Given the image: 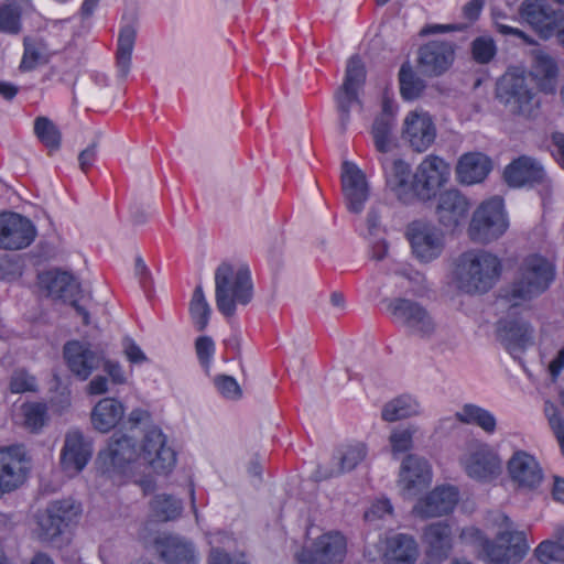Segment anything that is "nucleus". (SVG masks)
<instances>
[{"mask_svg": "<svg viewBox=\"0 0 564 564\" xmlns=\"http://www.w3.org/2000/svg\"><path fill=\"white\" fill-rule=\"evenodd\" d=\"M413 427L397 429L390 435V444L393 453H404L412 448Z\"/></svg>", "mask_w": 564, "mask_h": 564, "instance_id": "nucleus-54", "label": "nucleus"}, {"mask_svg": "<svg viewBox=\"0 0 564 564\" xmlns=\"http://www.w3.org/2000/svg\"><path fill=\"white\" fill-rule=\"evenodd\" d=\"M400 94L405 100H415L420 98L425 88V82L417 76L409 62L401 65L399 70Z\"/></svg>", "mask_w": 564, "mask_h": 564, "instance_id": "nucleus-38", "label": "nucleus"}, {"mask_svg": "<svg viewBox=\"0 0 564 564\" xmlns=\"http://www.w3.org/2000/svg\"><path fill=\"white\" fill-rule=\"evenodd\" d=\"M471 206L467 195L457 188H448L436 198L435 216L443 227L456 229L466 221Z\"/></svg>", "mask_w": 564, "mask_h": 564, "instance_id": "nucleus-13", "label": "nucleus"}, {"mask_svg": "<svg viewBox=\"0 0 564 564\" xmlns=\"http://www.w3.org/2000/svg\"><path fill=\"white\" fill-rule=\"evenodd\" d=\"M508 227L503 199L494 196L481 202L474 210L468 226V236L474 242L489 243L500 238Z\"/></svg>", "mask_w": 564, "mask_h": 564, "instance_id": "nucleus-6", "label": "nucleus"}, {"mask_svg": "<svg viewBox=\"0 0 564 564\" xmlns=\"http://www.w3.org/2000/svg\"><path fill=\"white\" fill-rule=\"evenodd\" d=\"M189 313L198 332H203L209 322L210 306L207 303L203 288L197 285L193 292L189 304Z\"/></svg>", "mask_w": 564, "mask_h": 564, "instance_id": "nucleus-45", "label": "nucleus"}, {"mask_svg": "<svg viewBox=\"0 0 564 564\" xmlns=\"http://www.w3.org/2000/svg\"><path fill=\"white\" fill-rule=\"evenodd\" d=\"M347 554V540L339 531L317 536L310 550L297 555L299 564H341Z\"/></svg>", "mask_w": 564, "mask_h": 564, "instance_id": "nucleus-11", "label": "nucleus"}, {"mask_svg": "<svg viewBox=\"0 0 564 564\" xmlns=\"http://www.w3.org/2000/svg\"><path fill=\"white\" fill-rule=\"evenodd\" d=\"M458 502V491L452 486L436 487L413 507V513L421 519L448 514Z\"/></svg>", "mask_w": 564, "mask_h": 564, "instance_id": "nucleus-23", "label": "nucleus"}, {"mask_svg": "<svg viewBox=\"0 0 564 564\" xmlns=\"http://www.w3.org/2000/svg\"><path fill=\"white\" fill-rule=\"evenodd\" d=\"M139 459L156 474H169L176 464L175 451L166 445V437L160 429H150L142 441Z\"/></svg>", "mask_w": 564, "mask_h": 564, "instance_id": "nucleus-12", "label": "nucleus"}, {"mask_svg": "<svg viewBox=\"0 0 564 564\" xmlns=\"http://www.w3.org/2000/svg\"><path fill=\"white\" fill-rule=\"evenodd\" d=\"M532 64L530 74H527L535 80L540 90L546 94H553L556 90L558 66L555 58L542 50L532 51Z\"/></svg>", "mask_w": 564, "mask_h": 564, "instance_id": "nucleus-29", "label": "nucleus"}, {"mask_svg": "<svg viewBox=\"0 0 564 564\" xmlns=\"http://www.w3.org/2000/svg\"><path fill=\"white\" fill-rule=\"evenodd\" d=\"M391 512L392 506L389 500H378L368 511L365 512V519L367 521H373L376 519L383 518L386 514H390Z\"/></svg>", "mask_w": 564, "mask_h": 564, "instance_id": "nucleus-58", "label": "nucleus"}, {"mask_svg": "<svg viewBox=\"0 0 564 564\" xmlns=\"http://www.w3.org/2000/svg\"><path fill=\"white\" fill-rule=\"evenodd\" d=\"M501 273L498 257L485 250L462 253L453 271L457 288L466 293H485L497 282Z\"/></svg>", "mask_w": 564, "mask_h": 564, "instance_id": "nucleus-2", "label": "nucleus"}, {"mask_svg": "<svg viewBox=\"0 0 564 564\" xmlns=\"http://www.w3.org/2000/svg\"><path fill=\"white\" fill-rule=\"evenodd\" d=\"M511 479L521 488L534 489L542 479V469L535 458L525 452H517L508 463Z\"/></svg>", "mask_w": 564, "mask_h": 564, "instance_id": "nucleus-28", "label": "nucleus"}, {"mask_svg": "<svg viewBox=\"0 0 564 564\" xmlns=\"http://www.w3.org/2000/svg\"><path fill=\"white\" fill-rule=\"evenodd\" d=\"M419 413V404L409 395L399 397L388 402L382 409V419L394 422Z\"/></svg>", "mask_w": 564, "mask_h": 564, "instance_id": "nucleus-42", "label": "nucleus"}, {"mask_svg": "<svg viewBox=\"0 0 564 564\" xmlns=\"http://www.w3.org/2000/svg\"><path fill=\"white\" fill-rule=\"evenodd\" d=\"M104 369L116 384L124 382L126 378L121 366L118 362L107 360L104 362Z\"/></svg>", "mask_w": 564, "mask_h": 564, "instance_id": "nucleus-61", "label": "nucleus"}, {"mask_svg": "<svg viewBox=\"0 0 564 564\" xmlns=\"http://www.w3.org/2000/svg\"><path fill=\"white\" fill-rule=\"evenodd\" d=\"M50 59V52L46 44L41 39H24V53L20 64L22 72L33 70Z\"/></svg>", "mask_w": 564, "mask_h": 564, "instance_id": "nucleus-39", "label": "nucleus"}, {"mask_svg": "<svg viewBox=\"0 0 564 564\" xmlns=\"http://www.w3.org/2000/svg\"><path fill=\"white\" fill-rule=\"evenodd\" d=\"M253 296L251 273L246 264L223 262L215 271L217 310L227 318L235 316L238 305H247Z\"/></svg>", "mask_w": 564, "mask_h": 564, "instance_id": "nucleus-3", "label": "nucleus"}, {"mask_svg": "<svg viewBox=\"0 0 564 564\" xmlns=\"http://www.w3.org/2000/svg\"><path fill=\"white\" fill-rule=\"evenodd\" d=\"M455 416L459 422L475 424L489 434L494 433L496 430L495 416L487 410L475 404H465Z\"/></svg>", "mask_w": 564, "mask_h": 564, "instance_id": "nucleus-40", "label": "nucleus"}, {"mask_svg": "<svg viewBox=\"0 0 564 564\" xmlns=\"http://www.w3.org/2000/svg\"><path fill=\"white\" fill-rule=\"evenodd\" d=\"M519 15L542 37L549 39L554 34L563 12L555 10L547 0H523Z\"/></svg>", "mask_w": 564, "mask_h": 564, "instance_id": "nucleus-14", "label": "nucleus"}, {"mask_svg": "<svg viewBox=\"0 0 564 564\" xmlns=\"http://www.w3.org/2000/svg\"><path fill=\"white\" fill-rule=\"evenodd\" d=\"M553 278V268L546 259L539 256L528 257L514 281L502 291L501 297L517 306L544 292Z\"/></svg>", "mask_w": 564, "mask_h": 564, "instance_id": "nucleus-5", "label": "nucleus"}, {"mask_svg": "<svg viewBox=\"0 0 564 564\" xmlns=\"http://www.w3.org/2000/svg\"><path fill=\"white\" fill-rule=\"evenodd\" d=\"M108 390V382L105 377L97 376L95 377L87 387V392L89 394H104Z\"/></svg>", "mask_w": 564, "mask_h": 564, "instance_id": "nucleus-64", "label": "nucleus"}, {"mask_svg": "<svg viewBox=\"0 0 564 564\" xmlns=\"http://www.w3.org/2000/svg\"><path fill=\"white\" fill-rule=\"evenodd\" d=\"M47 507L59 509L57 512H55V516H57L56 520L65 528L68 527V524L74 521L80 512L79 506L70 499L53 501Z\"/></svg>", "mask_w": 564, "mask_h": 564, "instance_id": "nucleus-52", "label": "nucleus"}, {"mask_svg": "<svg viewBox=\"0 0 564 564\" xmlns=\"http://www.w3.org/2000/svg\"><path fill=\"white\" fill-rule=\"evenodd\" d=\"M160 553L170 564H196L192 545L176 536H166L159 540Z\"/></svg>", "mask_w": 564, "mask_h": 564, "instance_id": "nucleus-34", "label": "nucleus"}, {"mask_svg": "<svg viewBox=\"0 0 564 564\" xmlns=\"http://www.w3.org/2000/svg\"><path fill=\"white\" fill-rule=\"evenodd\" d=\"M432 480L429 462L417 455H408L400 468L399 485L404 497L412 498L424 490Z\"/></svg>", "mask_w": 564, "mask_h": 564, "instance_id": "nucleus-19", "label": "nucleus"}, {"mask_svg": "<svg viewBox=\"0 0 564 564\" xmlns=\"http://www.w3.org/2000/svg\"><path fill=\"white\" fill-rule=\"evenodd\" d=\"M135 37L137 31L132 25H126L120 30L116 59L122 76H126L130 69Z\"/></svg>", "mask_w": 564, "mask_h": 564, "instance_id": "nucleus-41", "label": "nucleus"}, {"mask_svg": "<svg viewBox=\"0 0 564 564\" xmlns=\"http://www.w3.org/2000/svg\"><path fill=\"white\" fill-rule=\"evenodd\" d=\"M419 556L417 544L413 536L398 533L386 540L384 564H415Z\"/></svg>", "mask_w": 564, "mask_h": 564, "instance_id": "nucleus-31", "label": "nucleus"}, {"mask_svg": "<svg viewBox=\"0 0 564 564\" xmlns=\"http://www.w3.org/2000/svg\"><path fill=\"white\" fill-rule=\"evenodd\" d=\"M34 132L42 144L50 151L61 147V132L58 128L46 117H39L34 122Z\"/></svg>", "mask_w": 564, "mask_h": 564, "instance_id": "nucleus-46", "label": "nucleus"}, {"mask_svg": "<svg viewBox=\"0 0 564 564\" xmlns=\"http://www.w3.org/2000/svg\"><path fill=\"white\" fill-rule=\"evenodd\" d=\"M492 170L491 160L480 152L463 154L456 164L457 181L463 185H474L487 178Z\"/></svg>", "mask_w": 564, "mask_h": 564, "instance_id": "nucleus-27", "label": "nucleus"}, {"mask_svg": "<svg viewBox=\"0 0 564 564\" xmlns=\"http://www.w3.org/2000/svg\"><path fill=\"white\" fill-rule=\"evenodd\" d=\"M151 510L160 521H173L181 517L183 503L170 495H158L151 501Z\"/></svg>", "mask_w": 564, "mask_h": 564, "instance_id": "nucleus-43", "label": "nucleus"}, {"mask_svg": "<svg viewBox=\"0 0 564 564\" xmlns=\"http://www.w3.org/2000/svg\"><path fill=\"white\" fill-rule=\"evenodd\" d=\"M366 82V68L359 56L348 59L344 83L335 93V101L341 132L350 122V110L362 107L359 95Z\"/></svg>", "mask_w": 564, "mask_h": 564, "instance_id": "nucleus-7", "label": "nucleus"}, {"mask_svg": "<svg viewBox=\"0 0 564 564\" xmlns=\"http://www.w3.org/2000/svg\"><path fill=\"white\" fill-rule=\"evenodd\" d=\"M492 521L499 529L495 540L475 527L463 529L460 539L473 545L478 557L488 564H518L529 550L525 534L513 530L512 521L503 513H496Z\"/></svg>", "mask_w": 564, "mask_h": 564, "instance_id": "nucleus-1", "label": "nucleus"}, {"mask_svg": "<svg viewBox=\"0 0 564 564\" xmlns=\"http://www.w3.org/2000/svg\"><path fill=\"white\" fill-rule=\"evenodd\" d=\"M531 328L519 319H502L498 323L497 336L505 348L516 355L531 341Z\"/></svg>", "mask_w": 564, "mask_h": 564, "instance_id": "nucleus-30", "label": "nucleus"}, {"mask_svg": "<svg viewBox=\"0 0 564 564\" xmlns=\"http://www.w3.org/2000/svg\"><path fill=\"white\" fill-rule=\"evenodd\" d=\"M449 165L440 156L427 155L416 167L413 178L416 198L423 202L436 196L449 178Z\"/></svg>", "mask_w": 564, "mask_h": 564, "instance_id": "nucleus-9", "label": "nucleus"}, {"mask_svg": "<svg viewBox=\"0 0 564 564\" xmlns=\"http://www.w3.org/2000/svg\"><path fill=\"white\" fill-rule=\"evenodd\" d=\"M423 540L431 557L444 560L453 546L452 529L446 522L432 523L425 528Z\"/></svg>", "mask_w": 564, "mask_h": 564, "instance_id": "nucleus-32", "label": "nucleus"}, {"mask_svg": "<svg viewBox=\"0 0 564 564\" xmlns=\"http://www.w3.org/2000/svg\"><path fill=\"white\" fill-rule=\"evenodd\" d=\"M59 509L47 507L45 512L39 517V536L43 541H53L57 538L65 527L58 523L55 516Z\"/></svg>", "mask_w": 564, "mask_h": 564, "instance_id": "nucleus-47", "label": "nucleus"}, {"mask_svg": "<svg viewBox=\"0 0 564 564\" xmlns=\"http://www.w3.org/2000/svg\"><path fill=\"white\" fill-rule=\"evenodd\" d=\"M108 449L112 463L117 465H123L139 458V453L132 440L126 435L112 436Z\"/></svg>", "mask_w": 564, "mask_h": 564, "instance_id": "nucleus-44", "label": "nucleus"}, {"mask_svg": "<svg viewBox=\"0 0 564 564\" xmlns=\"http://www.w3.org/2000/svg\"><path fill=\"white\" fill-rule=\"evenodd\" d=\"M413 256L423 263L441 257L445 248V236L434 224L416 220L406 229Z\"/></svg>", "mask_w": 564, "mask_h": 564, "instance_id": "nucleus-8", "label": "nucleus"}, {"mask_svg": "<svg viewBox=\"0 0 564 564\" xmlns=\"http://www.w3.org/2000/svg\"><path fill=\"white\" fill-rule=\"evenodd\" d=\"M341 186L349 210L360 213L368 198V187L365 174L356 164L343 163Z\"/></svg>", "mask_w": 564, "mask_h": 564, "instance_id": "nucleus-25", "label": "nucleus"}, {"mask_svg": "<svg viewBox=\"0 0 564 564\" xmlns=\"http://www.w3.org/2000/svg\"><path fill=\"white\" fill-rule=\"evenodd\" d=\"M24 452L19 446L0 448V497L25 480Z\"/></svg>", "mask_w": 564, "mask_h": 564, "instance_id": "nucleus-21", "label": "nucleus"}, {"mask_svg": "<svg viewBox=\"0 0 564 564\" xmlns=\"http://www.w3.org/2000/svg\"><path fill=\"white\" fill-rule=\"evenodd\" d=\"M218 391L227 399H237L241 395V390L237 381L229 376H219L215 379Z\"/></svg>", "mask_w": 564, "mask_h": 564, "instance_id": "nucleus-57", "label": "nucleus"}, {"mask_svg": "<svg viewBox=\"0 0 564 564\" xmlns=\"http://www.w3.org/2000/svg\"><path fill=\"white\" fill-rule=\"evenodd\" d=\"M208 564H248L243 558H231L228 553L221 549L214 547L208 556Z\"/></svg>", "mask_w": 564, "mask_h": 564, "instance_id": "nucleus-59", "label": "nucleus"}, {"mask_svg": "<svg viewBox=\"0 0 564 564\" xmlns=\"http://www.w3.org/2000/svg\"><path fill=\"white\" fill-rule=\"evenodd\" d=\"M367 456V447L364 443L343 445L337 449L335 459L337 468L333 469L328 477L337 476L355 469Z\"/></svg>", "mask_w": 564, "mask_h": 564, "instance_id": "nucleus-37", "label": "nucleus"}, {"mask_svg": "<svg viewBox=\"0 0 564 564\" xmlns=\"http://www.w3.org/2000/svg\"><path fill=\"white\" fill-rule=\"evenodd\" d=\"M36 386L35 378L29 375L24 369L14 370L10 379V390L13 393H23L34 391Z\"/></svg>", "mask_w": 564, "mask_h": 564, "instance_id": "nucleus-55", "label": "nucleus"}, {"mask_svg": "<svg viewBox=\"0 0 564 564\" xmlns=\"http://www.w3.org/2000/svg\"><path fill=\"white\" fill-rule=\"evenodd\" d=\"M465 470L469 477L488 480L501 473V460L498 454L485 443H473L464 459Z\"/></svg>", "mask_w": 564, "mask_h": 564, "instance_id": "nucleus-17", "label": "nucleus"}, {"mask_svg": "<svg viewBox=\"0 0 564 564\" xmlns=\"http://www.w3.org/2000/svg\"><path fill=\"white\" fill-rule=\"evenodd\" d=\"M387 188L403 203H411L416 198L414 188V173L409 163L402 159L380 160Z\"/></svg>", "mask_w": 564, "mask_h": 564, "instance_id": "nucleus-16", "label": "nucleus"}, {"mask_svg": "<svg viewBox=\"0 0 564 564\" xmlns=\"http://www.w3.org/2000/svg\"><path fill=\"white\" fill-rule=\"evenodd\" d=\"M496 98L509 113L527 119L538 113L541 104L532 78L518 68H509L500 77Z\"/></svg>", "mask_w": 564, "mask_h": 564, "instance_id": "nucleus-4", "label": "nucleus"}, {"mask_svg": "<svg viewBox=\"0 0 564 564\" xmlns=\"http://www.w3.org/2000/svg\"><path fill=\"white\" fill-rule=\"evenodd\" d=\"M67 367L77 378L86 380L104 362V356L89 345L74 340L64 346Z\"/></svg>", "mask_w": 564, "mask_h": 564, "instance_id": "nucleus-22", "label": "nucleus"}, {"mask_svg": "<svg viewBox=\"0 0 564 564\" xmlns=\"http://www.w3.org/2000/svg\"><path fill=\"white\" fill-rule=\"evenodd\" d=\"M484 8V0H471L464 6L463 12L465 18L470 21L478 19Z\"/></svg>", "mask_w": 564, "mask_h": 564, "instance_id": "nucleus-63", "label": "nucleus"}, {"mask_svg": "<svg viewBox=\"0 0 564 564\" xmlns=\"http://www.w3.org/2000/svg\"><path fill=\"white\" fill-rule=\"evenodd\" d=\"M403 138L414 151H426L436 138V128L431 116L425 111H410L404 119Z\"/></svg>", "mask_w": 564, "mask_h": 564, "instance_id": "nucleus-20", "label": "nucleus"}, {"mask_svg": "<svg viewBox=\"0 0 564 564\" xmlns=\"http://www.w3.org/2000/svg\"><path fill=\"white\" fill-rule=\"evenodd\" d=\"M553 155L564 166V134L556 132L552 135Z\"/></svg>", "mask_w": 564, "mask_h": 564, "instance_id": "nucleus-62", "label": "nucleus"}, {"mask_svg": "<svg viewBox=\"0 0 564 564\" xmlns=\"http://www.w3.org/2000/svg\"><path fill=\"white\" fill-rule=\"evenodd\" d=\"M35 238L32 223L15 213L0 214V249L26 248Z\"/></svg>", "mask_w": 564, "mask_h": 564, "instance_id": "nucleus-15", "label": "nucleus"}, {"mask_svg": "<svg viewBox=\"0 0 564 564\" xmlns=\"http://www.w3.org/2000/svg\"><path fill=\"white\" fill-rule=\"evenodd\" d=\"M562 552L557 541H543L535 549V556L542 564H557L561 561Z\"/></svg>", "mask_w": 564, "mask_h": 564, "instance_id": "nucleus-53", "label": "nucleus"}, {"mask_svg": "<svg viewBox=\"0 0 564 564\" xmlns=\"http://www.w3.org/2000/svg\"><path fill=\"white\" fill-rule=\"evenodd\" d=\"M97 156V144L93 143L87 149L83 150L78 155L79 167L83 172L87 173L93 166Z\"/></svg>", "mask_w": 564, "mask_h": 564, "instance_id": "nucleus-60", "label": "nucleus"}, {"mask_svg": "<svg viewBox=\"0 0 564 564\" xmlns=\"http://www.w3.org/2000/svg\"><path fill=\"white\" fill-rule=\"evenodd\" d=\"M48 294L59 299H70L78 291V283L74 276L63 271H48L41 275Z\"/></svg>", "mask_w": 564, "mask_h": 564, "instance_id": "nucleus-36", "label": "nucleus"}, {"mask_svg": "<svg viewBox=\"0 0 564 564\" xmlns=\"http://www.w3.org/2000/svg\"><path fill=\"white\" fill-rule=\"evenodd\" d=\"M123 416V408L112 398L100 400L93 410L91 422L96 430L106 433L113 429Z\"/></svg>", "mask_w": 564, "mask_h": 564, "instance_id": "nucleus-33", "label": "nucleus"}, {"mask_svg": "<svg viewBox=\"0 0 564 564\" xmlns=\"http://www.w3.org/2000/svg\"><path fill=\"white\" fill-rule=\"evenodd\" d=\"M497 53V46L492 37L482 35L471 42L473 58L479 64L489 63Z\"/></svg>", "mask_w": 564, "mask_h": 564, "instance_id": "nucleus-51", "label": "nucleus"}, {"mask_svg": "<svg viewBox=\"0 0 564 564\" xmlns=\"http://www.w3.org/2000/svg\"><path fill=\"white\" fill-rule=\"evenodd\" d=\"M389 311L401 322L411 334L421 338H430L436 332V323L431 314L417 302L408 299L390 301Z\"/></svg>", "mask_w": 564, "mask_h": 564, "instance_id": "nucleus-10", "label": "nucleus"}, {"mask_svg": "<svg viewBox=\"0 0 564 564\" xmlns=\"http://www.w3.org/2000/svg\"><path fill=\"white\" fill-rule=\"evenodd\" d=\"M24 9L3 3L0 6V32L17 34L21 30L20 17Z\"/></svg>", "mask_w": 564, "mask_h": 564, "instance_id": "nucleus-50", "label": "nucleus"}, {"mask_svg": "<svg viewBox=\"0 0 564 564\" xmlns=\"http://www.w3.org/2000/svg\"><path fill=\"white\" fill-rule=\"evenodd\" d=\"M503 180L508 186L520 188L544 184L547 176L544 167L536 159L529 155H520L505 167Z\"/></svg>", "mask_w": 564, "mask_h": 564, "instance_id": "nucleus-18", "label": "nucleus"}, {"mask_svg": "<svg viewBox=\"0 0 564 564\" xmlns=\"http://www.w3.org/2000/svg\"><path fill=\"white\" fill-rule=\"evenodd\" d=\"M393 126L394 119L391 112L383 110L376 117L371 128V135L378 152L384 154L397 147L395 139L392 134Z\"/></svg>", "mask_w": 564, "mask_h": 564, "instance_id": "nucleus-35", "label": "nucleus"}, {"mask_svg": "<svg viewBox=\"0 0 564 564\" xmlns=\"http://www.w3.org/2000/svg\"><path fill=\"white\" fill-rule=\"evenodd\" d=\"M195 349L199 362L207 369L215 351V344L213 339L208 336L198 337L195 341Z\"/></svg>", "mask_w": 564, "mask_h": 564, "instance_id": "nucleus-56", "label": "nucleus"}, {"mask_svg": "<svg viewBox=\"0 0 564 564\" xmlns=\"http://www.w3.org/2000/svg\"><path fill=\"white\" fill-rule=\"evenodd\" d=\"M90 455L89 445L85 443L83 435L77 431L69 432L65 436L61 453V467L67 476L73 477L84 469Z\"/></svg>", "mask_w": 564, "mask_h": 564, "instance_id": "nucleus-26", "label": "nucleus"}, {"mask_svg": "<svg viewBox=\"0 0 564 564\" xmlns=\"http://www.w3.org/2000/svg\"><path fill=\"white\" fill-rule=\"evenodd\" d=\"M23 424L31 431L40 430L47 419V408L44 403H26L22 406Z\"/></svg>", "mask_w": 564, "mask_h": 564, "instance_id": "nucleus-48", "label": "nucleus"}, {"mask_svg": "<svg viewBox=\"0 0 564 564\" xmlns=\"http://www.w3.org/2000/svg\"><path fill=\"white\" fill-rule=\"evenodd\" d=\"M419 66L427 76L443 74L454 61V46L451 42L432 41L419 51Z\"/></svg>", "mask_w": 564, "mask_h": 564, "instance_id": "nucleus-24", "label": "nucleus"}, {"mask_svg": "<svg viewBox=\"0 0 564 564\" xmlns=\"http://www.w3.org/2000/svg\"><path fill=\"white\" fill-rule=\"evenodd\" d=\"M544 414L564 456V419L558 408L550 401L544 403Z\"/></svg>", "mask_w": 564, "mask_h": 564, "instance_id": "nucleus-49", "label": "nucleus"}]
</instances>
